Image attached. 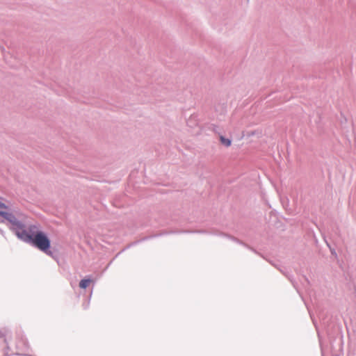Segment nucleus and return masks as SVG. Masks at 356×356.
I'll use <instances>...</instances> for the list:
<instances>
[{
  "label": "nucleus",
  "instance_id": "1",
  "mask_svg": "<svg viewBox=\"0 0 356 356\" xmlns=\"http://www.w3.org/2000/svg\"><path fill=\"white\" fill-rule=\"evenodd\" d=\"M16 236L20 241L31 245L47 255L54 257V252L50 250L51 240L47 234L39 230L37 225H26L24 222L23 228L17 230Z\"/></svg>",
  "mask_w": 356,
  "mask_h": 356
},
{
  "label": "nucleus",
  "instance_id": "2",
  "mask_svg": "<svg viewBox=\"0 0 356 356\" xmlns=\"http://www.w3.org/2000/svg\"><path fill=\"white\" fill-rule=\"evenodd\" d=\"M23 214L21 213H13L12 212L0 210V223L4 222L5 220L10 223L9 229L16 234L17 230L23 228L24 222L20 220Z\"/></svg>",
  "mask_w": 356,
  "mask_h": 356
},
{
  "label": "nucleus",
  "instance_id": "3",
  "mask_svg": "<svg viewBox=\"0 0 356 356\" xmlns=\"http://www.w3.org/2000/svg\"><path fill=\"white\" fill-rule=\"evenodd\" d=\"M91 282L92 280L90 277L82 279L79 282V287L86 289Z\"/></svg>",
  "mask_w": 356,
  "mask_h": 356
},
{
  "label": "nucleus",
  "instance_id": "4",
  "mask_svg": "<svg viewBox=\"0 0 356 356\" xmlns=\"http://www.w3.org/2000/svg\"><path fill=\"white\" fill-rule=\"evenodd\" d=\"M220 141L223 145H225L227 147L231 146L232 145V140L229 138H227L222 135H220Z\"/></svg>",
  "mask_w": 356,
  "mask_h": 356
},
{
  "label": "nucleus",
  "instance_id": "5",
  "mask_svg": "<svg viewBox=\"0 0 356 356\" xmlns=\"http://www.w3.org/2000/svg\"><path fill=\"white\" fill-rule=\"evenodd\" d=\"M220 235L223 236H225L229 239H231L232 241L236 242V243H238L239 244H243L244 245L243 243H242L239 239H238L237 238L234 237V236H232L229 234H223V233H221Z\"/></svg>",
  "mask_w": 356,
  "mask_h": 356
},
{
  "label": "nucleus",
  "instance_id": "6",
  "mask_svg": "<svg viewBox=\"0 0 356 356\" xmlns=\"http://www.w3.org/2000/svg\"><path fill=\"white\" fill-rule=\"evenodd\" d=\"M220 235L223 236H225L229 239H231L232 241L236 242V243H238L239 244H243L244 245L243 243H242L239 239H238L237 238L234 237V236H232L229 234H223V233H221Z\"/></svg>",
  "mask_w": 356,
  "mask_h": 356
},
{
  "label": "nucleus",
  "instance_id": "7",
  "mask_svg": "<svg viewBox=\"0 0 356 356\" xmlns=\"http://www.w3.org/2000/svg\"><path fill=\"white\" fill-rule=\"evenodd\" d=\"M324 241H325V242L326 243V244H327V247L330 248V252H331V254H332V255L337 256V252H336V251H335V249H334V248H331V246H330V243L327 241V240L325 239V238H324Z\"/></svg>",
  "mask_w": 356,
  "mask_h": 356
},
{
  "label": "nucleus",
  "instance_id": "8",
  "mask_svg": "<svg viewBox=\"0 0 356 356\" xmlns=\"http://www.w3.org/2000/svg\"><path fill=\"white\" fill-rule=\"evenodd\" d=\"M211 129L215 133L220 134V132L218 131V126H216L215 124H211Z\"/></svg>",
  "mask_w": 356,
  "mask_h": 356
},
{
  "label": "nucleus",
  "instance_id": "9",
  "mask_svg": "<svg viewBox=\"0 0 356 356\" xmlns=\"http://www.w3.org/2000/svg\"><path fill=\"white\" fill-rule=\"evenodd\" d=\"M6 336V333L1 330H0V337L1 338H3V337H5Z\"/></svg>",
  "mask_w": 356,
  "mask_h": 356
},
{
  "label": "nucleus",
  "instance_id": "10",
  "mask_svg": "<svg viewBox=\"0 0 356 356\" xmlns=\"http://www.w3.org/2000/svg\"><path fill=\"white\" fill-rule=\"evenodd\" d=\"M0 234L5 236V232L1 228H0Z\"/></svg>",
  "mask_w": 356,
  "mask_h": 356
},
{
  "label": "nucleus",
  "instance_id": "11",
  "mask_svg": "<svg viewBox=\"0 0 356 356\" xmlns=\"http://www.w3.org/2000/svg\"><path fill=\"white\" fill-rule=\"evenodd\" d=\"M4 342H5V343H7V340H6V338H4Z\"/></svg>",
  "mask_w": 356,
  "mask_h": 356
}]
</instances>
